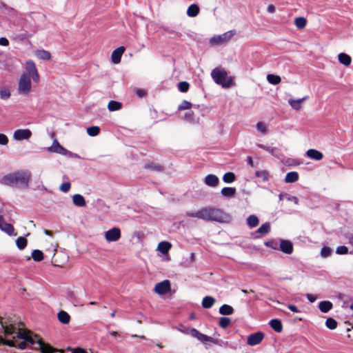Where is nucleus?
Here are the masks:
<instances>
[{
    "label": "nucleus",
    "mask_w": 353,
    "mask_h": 353,
    "mask_svg": "<svg viewBox=\"0 0 353 353\" xmlns=\"http://www.w3.org/2000/svg\"><path fill=\"white\" fill-rule=\"evenodd\" d=\"M185 215L188 217L221 223H230L232 219V216L223 210L210 206L203 208L196 212H186Z\"/></svg>",
    "instance_id": "f257e3e1"
},
{
    "label": "nucleus",
    "mask_w": 353,
    "mask_h": 353,
    "mask_svg": "<svg viewBox=\"0 0 353 353\" xmlns=\"http://www.w3.org/2000/svg\"><path fill=\"white\" fill-rule=\"evenodd\" d=\"M6 335L13 334L14 332H3ZM17 337L22 339L23 341L18 344V347L21 350H26L28 343L31 345H37L36 349H39L42 353H53L57 352V349L53 347L48 343H44L42 339L37 334L30 335L32 332H14Z\"/></svg>",
    "instance_id": "f03ea898"
},
{
    "label": "nucleus",
    "mask_w": 353,
    "mask_h": 353,
    "mask_svg": "<svg viewBox=\"0 0 353 353\" xmlns=\"http://www.w3.org/2000/svg\"><path fill=\"white\" fill-rule=\"evenodd\" d=\"M0 329L3 331H30L17 316L6 313L0 315Z\"/></svg>",
    "instance_id": "7ed1b4c3"
},
{
    "label": "nucleus",
    "mask_w": 353,
    "mask_h": 353,
    "mask_svg": "<svg viewBox=\"0 0 353 353\" xmlns=\"http://www.w3.org/2000/svg\"><path fill=\"white\" fill-rule=\"evenodd\" d=\"M25 74H21L17 85V94L20 97H29L33 91L32 80Z\"/></svg>",
    "instance_id": "20e7f679"
},
{
    "label": "nucleus",
    "mask_w": 353,
    "mask_h": 353,
    "mask_svg": "<svg viewBox=\"0 0 353 353\" xmlns=\"http://www.w3.org/2000/svg\"><path fill=\"white\" fill-rule=\"evenodd\" d=\"M211 76L215 83L223 88H229L232 84V78L228 77L227 72L221 68H214L211 72Z\"/></svg>",
    "instance_id": "39448f33"
},
{
    "label": "nucleus",
    "mask_w": 353,
    "mask_h": 353,
    "mask_svg": "<svg viewBox=\"0 0 353 353\" xmlns=\"http://www.w3.org/2000/svg\"><path fill=\"white\" fill-rule=\"evenodd\" d=\"M21 74H25L26 76L32 80L35 83L40 81V75L38 72L35 63L32 60H28L25 63V71Z\"/></svg>",
    "instance_id": "423d86ee"
},
{
    "label": "nucleus",
    "mask_w": 353,
    "mask_h": 353,
    "mask_svg": "<svg viewBox=\"0 0 353 353\" xmlns=\"http://www.w3.org/2000/svg\"><path fill=\"white\" fill-rule=\"evenodd\" d=\"M47 150L50 152L68 156L71 158H80L78 154L72 153V152L68 151L65 148H64L62 145H60V143L56 139H54L52 145L47 148Z\"/></svg>",
    "instance_id": "0eeeda50"
},
{
    "label": "nucleus",
    "mask_w": 353,
    "mask_h": 353,
    "mask_svg": "<svg viewBox=\"0 0 353 353\" xmlns=\"http://www.w3.org/2000/svg\"><path fill=\"white\" fill-rule=\"evenodd\" d=\"M236 34L235 30H230L222 34L214 35L210 39V43L212 46H219L228 42Z\"/></svg>",
    "instance_id": "6e6552de"
},
{
    "label": "nucleus",
    "mask_w": 353,
    "mask_h": 353,
    "mask_svg": "<svg viewBox=\"0 0 353 353\" xmlns=\"http://www.w3.org/2000/svg\"><path fill=\"white\" fill-rule=\"evenodd\" d=\"M32 133L29 129H17L12 134V139L16 141H28L32 137Z\"/></svg>",
    "instance_id": "1a4fd4ad"
},
{
    "label": "nucleus",
    "mask_w": 353,
    "mask_h": 353,
    "mask_svg": "<svg viewBox=\"0 0 353 353\" xmlns=\"http://www.w3.org/2000/svg\"><path fill=\"white\" fill-rule=\"evenodd\" d=\"M105 239L108 242H114L121 238V230L118 228H113L104 234Z\"/></svg>",
    "instance_id": "9d476101"
},
{
    "label": "nucleus",
    "mask_w": 353,
    "mask_h": 353,
    "mask_svg": "<svg viewBox=\"0 0 353 353\" xmlns=\"http://www.w3.org/2000/svg\"><path fill=\"white\" fill-rule=\"evenodd\" d=\"M171 290V284L168 280H164L160 283H158L154 286V291L157 294L163 295Z\"/></svg>",
    "instance_id": "9b49d317"
},
{
    "label": "nucleus",
    "mask_w": 353,
    "mask_h": 353,
    "mask_svg": "<svg viewBox=\"0 0 353 353\" xmlns=\"http://www.w3.org/2000/svg\"><path fill=\"white\" fill-rule=\"evenodd\" d=\"M192 336L197 338L199 341H201L204 344H209V343H215L218 344L219 341H221V340H219L218 339H214L211 336H208L205 334H202L201 332H190Z\"/></svg>",
    "instance_id": "f8f14e48"
},
{
    "label": "nucleus",
    "mask_w": 353,
    "mask_h": 353,
    "mask_svg": "<svg viewBox=\"0 0 353 353\" xmlns=\"http://www.w3.org/2000/svg\"><path fill=\"white\" fill-rule=\"evenodd\" d=\"M263 338V332H253L248 336L247 343L250 346H254L259 344Z\"/></svg>",
    "instance_id": "ddd939ff"
},
{
    "label": "nucleus",
    "mask_w": 353,
    "mask_h": 353,
    "mask_svg": "<svg viewBox=\"0 0 353 353\" xmlns=\"http://www.w3.org/2000/svg\"><path fill=\"white\" fill-rule=\"evenodd\" d=\"M17 185H27L30 176L29 172L21 171L15 172Z\"/></svg>",
    "instance_id": "4468645a"
},
{
    "label": "nucleus",
    "mask_w": 353,
    "mask_h": 353,
    "mask_svg": "<svg viewBox=\"0 0 353 353\" xmlns=\"http://www.w3.org/2000/svg\"><path fill=\"white\" fill-rule=\"evenodd\" d=\"M0 230L10 236H17L14 227L11 224L6 223L1 215H0Z\"/></svg>",
    "instance_id": "2eb2a0df"
},
{
    "label": "nucleus",
    "mask_w": 353,
    "mask_h": 353,
    "mask_svg": "<svg viewBox=\"0 0 353 353\" xmlns=\"http://www.w3.org/2000/svg\"><path fill=\"white\" fill-rule=\"evenodd\" d=\"M125 52V48L123 46L115 49L111 54V59L113 63L118 64L121 61V56Z\"/></svg>",
    "instance_id": "dca6fc26"
},
{
    "label": "nucleus",
    "mask_w": 353,
    "mask_h": 353,
    "mask_svg": "<svg viewBox=\"0 0 353 353\" xmlns=\"http://www.w3.org/2000/svg\"><path fill=\"white\" fill-rule=\"evenodd\" d=\"M307 99V97H304L301 99H290L288 100V103L292 107V109L298 110L302 108V103Z\"/></svg>",
    "instance_id": "f3484780"
},
{
    "label": "nucleus",
    "mask_w": 353,
    "mask_h": 353,
    "mask_svg": "<svg viewBox=\"0 0 353 353\" xmlns=\"http://www.w3.org/2000/svg\"><path fill=\"white\" fill-rule=\"evenodd\" d=\"M338 60L341 64L345 67L350 66L352 63L351 57L345 52H341L338 54Z\"/></svg>",
    "instance_id": "a211bd4d"
},
{
    "label": "nucleus",
    "mask_w": 353,
    "mask_h": 353,
    "mask_svg": "<svg viewBox=\"0 0 353 353\" xmlns=\"http://www.w3.org/2000/svg\"><path fill=\"white\" fill-rule=\"evenodd\" d=\"M307 156L314 160L321 161L323 158V154L315 149H310L306 152Z\"/></svg>",
    "instance_id": "6ab92c4d"
},
{
    "label": "nucleus",
    "mask_w": 353,
    "mask_h": 353,
    "mask_svg": "<svg viewBox=\"0 0 353 353\" xmlns=\"http://www.w3.org/2000/svg\"><path fill=\"white\" fill-rule=\"evenodd\" d=\"M205 183L210 187H216L219 182V178L214 174H208L205 178Z\"/></svg>",
    "instance_id": "aec40b11"
},
{
    "label": "nucleus",
    "mask_w": 353,
    "mask_h": 353,
    "mask_svg": "<svg viewBox=\"0 0 353 353\" xmlns=\"http://www.w3.org/2000/svg\"><path fill=\"white\" fill-rule=\"evenodd\" d=\"M280 249L286 254H291L293 250V245L289 241L282 240L280 243Z\"/></svg>",
    "instance_id": "412c9836"
},
{
    "label": "nucleus",
    "mask_w": 353,
    "mask_h": 353,
    "mask_svg": "<svg viewBox=\"0 0 353 353\" xmlns=\"http://www.w3.org/2000/svg\"><path fill=\"white\" fill-rule=\"evenodd\" d=\"M172 248V244L168 241H161L158 244L157 251L166 254Z\"/></svg>",
    "instance_id": "4be33fe9"
},
{
    "label": "nucleus",
    "mask_w": 353,
    "mask_h": 353,
    "mask_svg": "<svg viewBox=\"0 0 353 353\" xmlns=\"http://www.w3.org/2000/svg\"><path fill=\"white\" fill-rule=\"evenodd\" d=\"M72 202L76 206L78 207H83L86 204L84 197L79 194H76L73 195Z\"/></svg>",
    "instance_id": "5701e85b"
},
{
    "label": "nucleus",
    "mask_w": 353,
    "mask_h": 353,
    "mask_svg": "<svg viewBox=\"0 0 353 353\" xmlns=\"http://www.w3.org/2000/svg\"><path fill=\"white\" fill-rule=\"evenodd\" d=\"M35 55L37 58L48 61L51 59V54L50 53L45 50H39L35 52Z\"/></svg>",
    "instance_id": "b1692460"
},
{
    "label": "nucleus",
    "mask_w": 353,
    "mask_h": 353,
    "mask_svg": "<svg viewBox=\"0 0 353 353\" xmlns=\"http://www.w3.org/2000/svg\"><path fill=\"white\" fill-rule=\"evenodd\" d=\"M332 305L330 301H323L319 303V308L322 312L326 313L332 309Z\"/></svg>",
    "instance_id": "393cba45"
},
{
    "label": "nucleus",
    "mask_w": 353,
    "mask_h": 353,
    "mask_svg": "<svg viewBox=\"0 0 353 353\" xmlns=\"http://www.w3.org/2000/svg\"><path fill=\"white\" fill-rule=\"evenodd\" d=\"M199 8L196 4H192L187 10V14L190 17H194L199 13Z\"/></svg>",
    "instance_id": "a878e982"
},
{
    "label": "nucleus",
    "mask_w": 353,
    "mask_h": 353,
    "mask_svg": "<svg viewBox=\"0 0 353 353\" xmlns=\"http://www.w3.org/2000/svg\"><path fill=\"white\" fill-rule=\"evenodd\" d=\"M2 181L6 185H17L15 174H10L2 179Z\"/></svg>",
    "instance_id": "bb28decb"
},
{
    "label": "nucleus",
    "mask_w": 353,
    "mask_h": 353,
    "mask_svg": "<svg viewBox=\"0 0 353 353\" xmlns=\"http://www.w3.org/2000/svg\"><path fill=\"white\" fill-rule=\"evenodd\" d=\"M122 108V103L116 101H110L108 104V109L110 112L119 110Z\"/></svg>",
    "instance_id": "cd10ccee"
},
{
    "label": "nucleus",
    "mask_w": 353,
    "mask_h": 353,
    "mask_svg": "<svg viewBox=\"0 0 353 353\" xmlns=\"http://www.w3.org/2000/svg\"><path fill=\"white\" fill-rule=\"evenodd\" d=\"M299 179V174L296 172H288L285 178V183H294Z\"/></svg>",
    "instance_id": "c85d7f7f"
},
{
    "label": "nucleus",
    "mask_w": 353,
    "mask_h": 353,
    "mask_svg": "<svg viewBox=\"0 0 353 353\" xmlns=\"http://www.w3.org/2000/svg\"><path fill=\"white\" fill-rule=\"evenodd\" d=\"M221 194L225 197H232L236 193V189L231 187L223 188L221 191Z\"/></svg>",
    "instance_id": "c756f323"
},
{
    "label": "nucleus",
    "mask_w": 353,
    "mask_h": 353,
    "mask_svg": "<svg viewBox=\"0 0 353 353\" xmlns=\"http://www.w3.org/2000/svg\"><path fill=\"white\" fill-rule=\"evenodd\" d=\"M57 316L59 321L64 324L68 323L70 319V315L66 312L63 310L58 313Z\"/></svg>",
    "instance_id": "7c9ffc66"
},
{
    "label": "nucleus",
    "mask_w": 353,
    "mask_h": 353,
    "mask_svg": "<svg viewBox=\"0 0 353 353\" xmlns=\"http://www.w3.org/2000/svg\"><path fill=\"white\" fill-rule=\"evenodd\" d=\"M215 303V299L212 297L207 296L203 298L202 301V306L204 308H210Z\"/></svg>",
    "instance_id": "2f4dec72"
},
{
    "label": "nucleus",
    "mask_w": 353,
    "mask_h": 353,
    "mask_svg": "<svg viewBox=\"0 0 353 353\" xmlns=\"http://www.w3.org/2000/svg\"><path fill=\"white\" fill-rule=\"evenodd\" d=\"M294 24L298 29H303L307 25V20L303 17H296L294 19Z\"/></svg>",
    "instance_id": "473e14b6"
},
{
    "label": "nucleus",
    "mask_w": 353,
    "mask_h": 353,
    "mask_svg": "<svg viewBox=\"0 0 353 353\" xmlns=\"http://www.w3.org/2000/svg\"><path fill=\"white\" fill-rule=\"evenodd\" d=\"M234 312V309L232 306L229 305H223L219 308V312L220 314L223 315H230L232 314Z\"/></svg>",
    "instance_id": "72a5a7b5"
},
{
    "label": "nucleus",
    "mask_w": 353,
    "mask_h": 353,
    "mask_svg": "<svg viewBox=\"0 0 353 353\" xmlns=\"http://www.w3.org/2000/svg\"><path fill=\"white\" fill-rule=\"evenodd\" d=\"M268 81L273 85H276L281 83V78L279 75L270 74L267 75Z\"/></svg>",
    "instance_id": "f704fd0d"
},
{
    "label": "nucleus",
    "mask_w": 353,
    "mask_h": 353,
    "mask_svg": "<svg viewBox=\"0 0 353 353\" xmlns=\"http://www.w3.org/2000/svg\"><path fill=\"white\" fill-rule=\"evenodd\" d=\"M270 230V225L269 223H265L261 225V227L256 231V233H259L261 236H264L269 232Z\"/></svg>",
    "instance_id": "c9c22d12"
},
{
    "label": "nucleus",
    "mask_w": 353,
    "mask_h": 353,
    "mask_svg": "<svg viewBox=\"0 0 353 353\" xmlns=\"http://www.w3.org/2000/svg\"><path fill=\"white\" fill-rule=\"evenodd\" d=\"M270 325L274 331H281L282 323L278 319H272L270 321Z\"/></svg>",
    "instance_id": "e433bc0d"
},
{
    "label": "nucleus",
    "mask_w": 353,
    "mask_h": 353,
    "mask_svg": "<svg viewBox=\"0 0 353 353\" xmlns=\"http://www.w3.org/2000/svg\"><path fill=\"white\" fill-rule=\"evenodd\" d=\"M247 223L251 228L256 227L259 224V219L255 215H250L247 219Z\"/></svg>",
    "instance_id": "4c0bfd02"
},
{
    "label": "nucleus",
    "mask_w": 353,
    "mask_h": 353,
    "mask_svg": "<svg viewBox=\"0 0 353 353\" xmlns=\"http://www.w3.org/2000/svg\"><path fill=\"white\" fill-rule=\"evenodd\" d=\"M235 178V174L233 172H228L223 175V180L225 183H230L234 181Z\"/></svg>",
    "instance_id": "58836bf2"
},
{
    "label": "nucleus",
    "mask_w": 353,
    "mask_h": 353,
    "mask_svg": "<svg viewBox=\"0 0 353 353\" xmlns=\"http://www.w3.org/2000/svg\"><path fill=\"white\" fill-rule=\"evenodd\" d=\"M32 257L35 261H41L43 259V254L41 250H34L32 252Z\"/></svg>",
    "instance_id": "ea45409f"
},
{
    "label": "nucleus",
    "mask_w": 353,
    "mask_h": 353,
    "mask_svg": "<svg viewBox=\"0 0 353 353\" xmlns=\"http://www.w3.org/2000/svg\"><path fill=\"white\" fill-rule=\"evenodd\" d=\"M10 91L7 88H2L0 89V98L3 100L8 99L10 97Z\"/></svg>",
    "instance_id": "a19ab883"
},
{
    "label": "nucleus",
    "mask_w": 353,
    "mask_h": 353,
    "mask_svg": "<svg viewBox=\"0 0 353 353\" xmlns=\"http://www.w3.org/2000/svg\"><path fill=\"white\" fill-rule=\"evenodd\" d=\"M16 244L19 249H24L27 245V239L25 237L20 236L17 239Z\"/></svg>",
    "instance_id": "79ce46f5"
},
{
    "label": "nucleus",
    "mask_w": 353,
    "mask_h": 353,
    "mask_svg": "<svg viewBox=\"0 0 353 353\" xmlns=\"http://www.w3.org/2000/svg\"><path fill=\"white\" fill-rule=\"evenodd\" d=\"M256 176L259 178H261L263 181H268L270 177V174L267 170H259L255 173Z\"/></svg>",
    "instance_id": "37998d69"
},
{
    "label": "nucleus",
    "mask_w": 353,
    "mask_h": 353,
    "mask_svg": "<svg viewBox=\"0 0 353 353\" xmlns=\"http://www.w3.org/2000/svg\"><path fill=\"white\" fill-rule=\"evenodd\" d=\"M325 325L328 329L334 330L337 327V322L332 318H328L325 321Z\"/></svg>",
    "instance_id": "c03bdc74"
},
{
    "label": "nucleus",
    "mask_w": 353,
    "mask_h": 353,
    "mask_svg": "<svg viewBox=\"0 0 353 353\" xmlns=\"http://www.w3.org/2000/svg\"><path fill=\"white\" fill-rule=\"evenodd\" d=\"M99 132L100 128L98 126H92L87 128V132L91 137L98 135Z\"/></svg>",
    "instance_id": "a18cd8bd"
},
{
    "label": "nucleus",
    "mask_w": 353,
    "mask_h": 353,
    "mask_svg": "<svg viewBox=\"0 0 353 353\" xmlns=\"http://www.w3.org/2000/svg\"><path fill=\"white\" fill-rule=\"evenodd\" d=\"M230 319L228 317H221L219 319V324L221 328L225 329L230 323Z\"/></svg>",
    "instance_id": "49530a36"
},
{
    "label": "nucleus",
    "mask_w": 353,
    "mask_h": 353,
    "mask_svg": "<svg viewBox=\"0 0 353 353\" xmlns=\"http://www.w3.org/2000/svg\"><path fill=\"white\" fill-rule=\"evenodd\" d=\"M190 85L186 81H181L178 84L179 90L182 92H185L188 90Z\"/></svg>",
    "instance_id": "de8ad7c7"
},
{
    "label": "nucleus",
    "mask_w": 353,
    "mask_h": 353,
    "mask_svg": "<svg viewBox=\"0 0 353 353\" xmlns=\"http://www.w3.org/2000/svg\"><path fill=\"white\" fill-rule=\"evenodd\" d=\"M192 107V103L187 101H183L179 105V110H189Z\"/></svg>",
    "instance_id": "09e8293b"
},
{
    "label": "nucleus",
    "mask_w": 353,
    "mask_h": 353,
    "mask_svg": "<svg viewBox=\"0 0 353 353\" xmlns=\"http://www.w3.org/2000/svg\"><path fill=\"white\" fill-rule=\"evenodd\" d=\"M256 128L263 134H265L268 130L267 126L263 122H258L256 124Z\"/></svg>",
    "instance_id": "8fccbe9b"
},
{
    "label": "nucleus",
    "mask_w": 353,
    "mask_h": 353,
    "mask_svg": "<svg viewBox=\"0 0 353 353\" xmlns=\"http://www.w3.org/2000/svg\"><path fill=\"white\" fill-rule=\"evenodd\" d=\"M331 253L332 250L329 247H323L321 251V254L323 257H327L331 254Z\"/></svg>",
    "instance_id": "3c124183"
},
{
    "label": "nucleus",
    "mask_w": 353,
    "mask_h": 353,
    "mask_svg": "<svg viewBox=\"0 0 353 353\" xmlns=\"http://www.w3.org/2000/svg\"><path fill=\"white\" fill-rule=\"evenodd\" d=\"M348 252V248L346 246H339L336 250V253L338 254H345Z\"/></svg>",
    "instance_id": "603ef678"
},
{
    "label": "nucleus",
    "mask_w": 353,
    "mask_h": 353,
    "mask_svg": "<svg viewBox=\"0 0 353 353\" xmlns=\"http://www.w3.org/2000/svg\"><path fill=\"white\" fill-rule=\"evenodd\" d=\"M59 189L63 192H67L70 189V183L69 182L63 183L60 185Z\"/></svg>",
    "instance_id": "864d4df0"
},
{
    "label": "nucleus",
    "mask_w": 353,
    "mask_h": 353,
    "mask_svg": "<svg viewBox=\"0 0 353 353\" xmlns=\"http://www.w3.org/2000/svg\"><path fill=\"white\" fill-rule=\"evenodd\" d=\"M68 350H71V353H87L84 348L78 347L75 348L68 347Z\"/></svg>",
    "instance_id": "5fc2aeb1"
},
{
    "label": "nucleus",
    "mask_w": 353,
    "mask_h": 353,
    "mask_svg": "<svg viewBox=\"0 0 353 353\" xmlns=\"http://www.w3.org/2000/svg\"><path fill=\"white\" fill-rule=\"evenodd\" d=\"M8 143V138L4 134L0 133V145H6Z\"/></svg>",
    "instance_id": "6e6d98bb"
},
{
    "label": "nucleus",
    "mask_w": 353,
    "mask_h": 353,
    "mask_svg": "<svg viewBox=\"0 0 353 353\" xmlns=\"http://www.w3.org/2000/svg\"><path fill=\"white\" fill-rule=\"evenodd\" d=\"M286 199L289 201H293L295 204H298L299 199L295 196H290L288 194H285Z\"/></svg>",
    "instance_id": "4d7b16f0"
},
{
    "label": "nucleus",
    "mask_w": 353,
    "mask_h": 353,
    "mask_svg": "<svg viewBox=\"0 0 353 353\" xmlns=\"http://www.w3.org/2000/svg\"><path fill=\"white\" fill-rule=\"evenodd\" d=\"M267 151L268 152H270L273 156H276V157L277 156L276 152L278 151V149L276 148H270H270H267Z\"/></svg>",
    "instance_id": "13d9d810"
},
{
    "label": "nucleus",
    "mask_w": 353,
    "mask_h": 353,
    "mask_svg": "<svg viewBox=\"0 0 353 353\" xmlns=\"http://www.w3.org/2000/svg\"><path fill=\"white\" fill-rule=\"evenodd\" d=\"M9 44L8 40L5 37L0 38V45L3 46H7Z\"/></svg>",
    "instance_id": "bf43d9fd"
},
{
    "label": "nucleus",
    "mask_w": 353,
    "mask_h": 353,
    "mask_svg": "<svg viewBox=\"0 0 353 353\" xmlns=\"http://www.w3.org/2000/svg\"><path fill=\"white\" fill-rule=\"evenodd\" d=\"M275 6L272 4H270L267 8V11L270 13H274L275 12Z\"/></svg>",
    "instance_id": "052dcab7"
},
{
    "label": "nucleus",
    "mask_w": 353,
    "mask_h": 353,
    "mask_svg": "<svg viewBox=\"0 0 353 353\" xmlns=\"http://www.w3.org/2000/svg\"><path fill=\"white\" fill-rule=\"evenodd\" d=\"M288 308H289L291 311H292L293 312H296V313L299 312V309L297 308V307H296V306H295V305H288Z\"/></svg>",
    "instance_id": "680f3d73"
},
{
    "label": "nucleus",
    "mask_w": 353,
    "mask_h": 353,
    "mask_svg": "<svg viewBox=\"0 0 353 353\" xmlns=\"http://www.w3.org/2000/svg\"><path fill=\"white\" fill-rule=\"evenodd\" d=\"M307 298L312 303L314 302L316 299L314 296H313L312 294H307Z\"/></svg>",
    "instance_id": "e2e57ef3"
},
{
    "label": "nucleus",
    "mask_w": 353,
    "mask_h": 353,
    "mask_svg": "<svg viewBox=\"0 0 353 353\" xmlns=\"http://www.w3.org/2000/svg\"><path fill=\"white\" fill-rule=\"evenodd\" d=\"M132 337H133V338H134V337H135V338H140V339H145V340H146L148 343H152V341H150V340H149V339H147L145 337V336H138V335L134 334V335H132Z\"/></svg>",
    "instance_id": "0e129e2a"
},
{
    "label": "nucleus",
    "mask_w": 353,
    "mask_h": 353,
    "mask_svg": "<svg viewBox=\"0 0 353 353\" xmlns=\"http://www.w3.org/2000/svg\"><path fill=\"white\" fill-rule=\"evenodd\" d=\"M137 94L138 96H139V97H142L145 96V91H143V90H138L137 91Z\"/></svg>",
    "instance_id": "69168bd1"
},
{
    "label": "nucleus",
    "mask_w": 353,
    "mask_h": 353,
    "mask_svg": "<svg viewBox=\"0 0 353 353\" xmlns=\"http://www.w3.org/2000/svg\"><path fill=\"white\" fill-rule=\"evenodd\" d=\"M110 334L114 337L116 339H118V338L120 336L119 335V332H110Z\"/></svg>",
    "instance_id": "338daca9"
},
{
    "label": "nucleus",
    "mask_w": 353,
    "mask_h": 353,
    "mask_svg": "<svg viewBox=\"0 0 353 353\" xmlns=\"http://www.w3.org/2000/svg\"><path fill=\"white\" fill-rule=\"evenodd\" d=\"M348 241H349V243L353 246V235H350L348 237Z\"/></svg>",
    "instance_id": "774afa93"
}]
</instances>
